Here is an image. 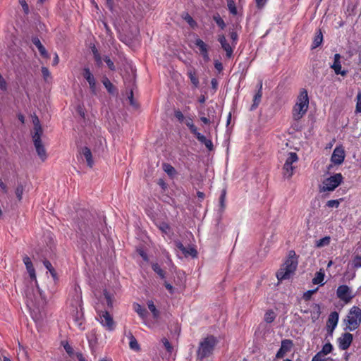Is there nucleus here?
<instances>
[{"instance_id": "f257e3e1", "label": "nucleus", "mask_w": 361, "mask_h": 361, "mask_svg": "<svg viewBox=\"0 0 361 361\" xmlns=\"http://www.w3.org/2000/svg\"><path fill=\"white\" fill-rule=\"evenodd\" d=\"M309 107V97L305 89L300 90L296 102L293 107L292 116L295 121L300 120L307 113Z\"/></svg>"}, {"instance_id": "f03ea898", "label": "nucleus", "mask_w": 361, "mask_h": 361, "mask_svg": "<svg viewBox=\"0 0 361 361\" xmlns=\"http://www.w3.org/2000/svg\"><path fill=\"white\" fill-rule=\"evenodd\" d=\"M293 255L290 256L276 274L279 281L289 279L290 275L294 273L298 266V261L295 257V252H292Z\"/></svg>"}, {"instance_id": "7ed1b4c3", "label": "nucleus", "mask_w": 361, "mask_h": 361, "mask_svg": "<svg viewBox=\"0 0 361 361\" xmlns=\"http://www.w3.org/2000/svg\"><path fill=\"white\" fill-rule=\"evenodd\" d=\"M216 344V339L213 336H207L200 343L197 350V356L200 359H203L209 356Z\"/></svg>"}, {"instance_id": "20e7f679", "label": "nucleus", "mask_w": 361, "mask_h": 361, "mask_svg": "<svg viewBox=\"0 0 361 361\" xmlns=\"http://www.w3.org/2000/svg\"><path fill=\"white\" fill-rule=\"evenodd\" d=\"M347 317V329L350 331L357 329L361 323V309L357 306H353Z\"/></svg>"}, {"instance_id": "39448f33", "label": "nucleus", "mask_w": 361, "mask_h": 361, "mask_svg": "<svg viewBox=\"0 0 361 361\" xmlns=\"http://www.w3.org/2000/svg\"><path fill=\"white\" fill-rule=\"evenodd\" d=\"M343 177L340 173L324 179L320 187V192L334 191L343 182Z\"/></svg>"}, {"instance_id": "423d86ee", "label": "nucleus", "mask_w": 361, "mask_h": 361, "mask_svg": "<svg viewBox=\"0 0 361 361\" xmlns=\"http://www.w3.org/2000/svg\"><path fill=\"white\" fill-rule=\"evenodd\" d=\"M298 157L295 152H289L287 155L286 161L283 166V176L287 178H290L294 173L295 166L293 164L297 163Z\"/></svg>"}, {"instance_id": "0eeeda50", "label": "nucleus", "mask_w": 361, "mask_h": 361, "mask_svg": "<svg viewBox=\"0 0 361 361\" xmlns=\"http://www.w3.org/2000/svg\"><path fill=\"white\" fill-rule=\"evenodd\" d=\"M25 296L27 300V302L32 305H40L46 302V299L42 295V293L39 288L37 286L36 290L27 289L25 290Z\"/></svg>"}, {"instance_id": "6e6552de", "label": "nucleus", "mask_w": 361, "mask_h": 361, "mask_svg": "<svg viewBox=\"0 0 361 361\" xmlns=\"http://www.w3.org/2000/svg\"><path fill=\"white\" fill-rule=\"evenodd\" d=\"M96 310L98 313V320L99 323L108 331H113L115 329V322L112 316L107 310H99L97 307Z\"/></svg>"}, {"instance_id": "1a4fd4ad", "label": "nucleus", "mask_w": 361, "mask_h": 361, "mask_svg": "<svg viewBox=\"0 0 361 361\" xmlns=\"http://www.w3.org/2000/svg\"><path fill=\"white\" fill-rule=\"evenodd\" d=\"M32 137L38 157L42 161H44L47 158V154L41 139L42 136H32Z\"/></svg>"}, {"instance_id": "9d476101", "label": "nucleus", "mask_w": 361, "mask_h": 361, "mask_svg": "<svg viewBox=\"0 0 361 361\" xmlns=\"http://www.w3.org/2000/svg\"><path fill=\"white\" fill-rule=\"evenodd\" d=\"M337 297L344 301L349 302L354 297L352 290L346 285L339 286L336 290Z\"/></svg>"}, {"instance_id": "9b49d317", "label": "nucleus", "mask_w": 361, "mask_h": 361, "mask_svg": "<svg viewBox=\"0 0 361 361\" xmlns=\"http://www.w3.org/2000/svg\"><path fill=\"white\" fill-rule=\"evenodd\" d=\"M345 159V151L341 146L336 147L331 155V161L336 165L341 164Z\"/></svg>"}, {"instance_id": "f8f14e48", "label": "nucleus", "mask_w": 361, "mask_h": 361, "mask_svg": "<svg viewBox=\"0 0 361 361\" xmlns=\"http://www.w3.org/2000/svg\"><path fill=\"white\" fill-rule=\"evenodd\" d=\"M353 335L350 333H345V334H343L341 337H339L338 338V346L339 348L341 349V350H347L352 341H353Z\"/></svg>"}, {"instance_id": "ddd939ff", "label": "nucleus", "mask_w": 361, "mask_h": 361, "mask_svg": "<svg viewBox=\"0 0 361 361\" xmlns=\"http://www.w3.org/2000/svg\"><path fill=\"white\" fill-rule=\"evenodd\" d=\"M338 322V314L337 312H332L328 318L326 322V329L329 334H332L336 327Z\"/></svg>"}, {"instance_id": "4468645a", "label": "nucleus", "mask_w": 361, "mask_h": 361, "mask_svg": "<svg viewBox=\"0 0 361 361\" xmlns=\"http://www.w3.org/2000/svg\"><path fill=\"white\" fill-rule=\"evenodd\" d=\"M82 75L87 81L91 91L94 94L96 92V80L90 68L87 67L84 68Z\"/></svg>"}, {"instance_id": "2eb2a0df", "label": "nucleus", "mask_w": 361, "mask_h": 361, "mask_svg": "<svg viewBox=\"0 0 361 361\" xmlns=\"http://www.w3.org/2000/svg\"><path fill=\"white\" fill-rule=\"evenodd\" d=\"M333 346L331 343H326L322 350L319 352L312 360V361H328V360L323 358L324 355H326L331 352Z\"/></svg>"}, {"instance_id": "dca6fc26", "label": "nucleus", "mask_w": 361, "mask_h": 361, "mask_svg": "<svg viewBox=\"0 0 361 361\" xmlns=\"http://www.w3.org/2000/svg\"><path fill=\"white\" fill-rule=\"evenodd\" d=\"M341 55L339 54H336L334 55V61L333 64L331 66V68L334 69L336 74H341V75H345L346 71H341Z\"/></svg>"}, {"instance_id": "f3484780", "label": "nucleus", "mask_w": 361, "mask_h": 361, "mask_svg": "<svg viewBox=\"0 0 361 361\" xmlns=\"http://www.w3.org/2000/svg\"><path fill=\"white\" fill-rule=\"evenodd\" d=\"M195 44L199 48L200 54L204 61H208L209 60V57L207 44L200 39H197Z\"/></svg>"}, {"instance_id": "a211bd4d", "label": "nucleus", "mask_w": 361, "mask_h": 361, "mask_svg": "<svg viewBox=\"0 0 361 361\" xmlns=\"http://www.w3.org/2000/svg\"><path fill=\"white\" fill-rule=\"evenodd\" d=\"M23 262L26 267L27 271L30 276V278L37 283L36 281V275H35V271L33 267L32 263L31 262V259L29 257L25 256L23 259Z\"/></svg>"}, {"instance_id": "6ab92c4d", "label": "nucleus", "mask_w": 361, "mask_h": 361, "mask_svg": "<svg viewBox=\"0 0 361 361\" xmlns=\"http://www.w3.org/2000/svg\"><path fill=\"white\" fill-rule=\"evenodd\" d=\"M32 123H33L34 128H33V132H32V136H42L43 129L40 124L39 118L36 115H34L32 116Z\"/></svg>"}, {"instance_id": "aec40b11", "label": "nucleus", "mask_w": 361, "mask_h": 361, "mask_svg": "<svg viewBox=\"0 0 361 361\" xmlns=\"http://www.w3.org/2000/svg\"><path fill=\"white\" fill-rule=\"evenodd\" d=\"M259 90L255 94L253 98V104L251 106V110L255 109L259 104L261 102V99L262 97V82L260 81L259 83Z\"/></svg>"}, {"instance_id": "412c9836", "label": "nucleus", "mask_w": 361, "mask_h": 361, "mask_svg": "<svg viewBox=\"0 0 361 361\" xmlns=\"http://www.w3.org/2000/svg\"><path fill=\"white\" fill-rule=\"evenodd\" d=\"M81 153L85 157V158L87 161V165L90 167H92V166L94 164V161L92 159V156L90 149L88 147H85L82 149Z\"/></svg>"}, {"instance_id": "4be33fe9", "label": "nucleus", "mask_w": 361, "mask_h": 361, "mask_svg": "<svg viewBox=\"0 0 361 361\" xmlns=\"http://www.w3.org/2000/svg\"><path fill=\"white\" fill-rule=\"evenodd\" d=\"M148 309L152 312L153 315V318L154 319H158L160 315V312L157 309L154 302L152 300H148L147 302Z\"/></svg>"}, {"instance_id": "5701e85b", "label": "nucleus", "mask_w": 361, "mask_h": 361, "mask_svg": "<svg viewBox=\"0 0 361 361\" xmlns=\"http://www.w3.org/2000/svg\"><path fill=\"white\" fill-rule=\"evenodd\" d=\"M196 137L202 144H204L209 150L212 149V142L210 140L207 139L204 135H202L201 133H199L197 134Z\"/></svg>"}, {"instance_id": "b1692460", "label": "nucleus", "mask_w": 361, "mask_h": 361, "mask_svg": "<svg viewBox=\"0 0 361 361\" xmlns=\"http://www.w3.org/2000/svg\"><path fill=\"white\" fill-rule=\"evenodd\" d=\"M102 302L106 305L107 308L113 307V297L106 290H104V300H102Z\"/></svg>"}, {"instance_id": "393cba45", "label": "nucleus", "mask_w": 361, "mask_h": 361, "mask_svg": "<svg viewBox=\"0 0 361 361\" xmlns=\"http://www.w3.org/2000/svg\"><path fill=\"white\" fill-rule=\"evenodd\" d=\"M321 314L320 306L318 304L312 305V310L311 311V318L313 322L317 320Z\"/></svg>"}, {"instance_id": "a878e982", "label": "nucleus", "mask_w": 361, "mask_h": 361, "mask_svg": "<svg viewBox=\"0 0 361 361\" xmlns=\"http://www.w3.org/2000/svg\"><path fill=\"white\" fill-rule=\"evenodd\" d=\"M134 310L143 320H145L147 316V312L145 308H143L140 305L136 303L134 304Z\"/></svg>"}, {"instance_id": "bb28decb", "label": "nucleus", "mask_w": 361, "mask_h": 361, "mask_svg": "<svg viewBox=\"0 0 361 361\" xmlns=\"http://www.w3.org/2000/svg\"><path fill=\"white\" fill-rule=\"evenodd\" d=\"M25 190V185L22 183H18L15 190V195L19 202L23 199V194Z\"/></svg>"}, {"instance_id": "cd10ccee", "label": "nucleus", "mask_w": 361, "mask_h": 361, "mask_svg": "<svg viewBox=\"0 0 361 361\" xmlns=\"http://www.w3.org/2000/svg\"><path fill=\"white\" fill-rule=\"evenodd\" d=\"M188 75L194 87L196 88L198 87L199 80L198 78L196 76L195 72L192 69H189L188 71Z\"/></svg>"}, {"instance_id": "c85d7f7f", "label": "nucleus", "mask_w": 361, "mask_h": 361, "mask_svg": "<svg viewBox=\"0 0 361 361\" xmlns=\"http://www.w3.org/2000/svg\"><path fill=\"white\" fill-rule=\"evenodd\" d=\"M331 238L329 236H325L315 242V246L317 247H323L330 244Z\"/></svg>"}, {"instance_id": "c756f323", "label": "nucleus", "mask_w": 361, "mask_h": 361, "mask_svg": "<svg viewBox=\"0 0 361 361\" xmlns=\"http://www.w3.org/2000/svg\"><path fill=\"white\" fill-rule=\"evenodd\" d=\"M324 279V273L322 270L317 272L315 276L312 279V283L314 284H322L323 281Z\"/></svg>"}, {"instance_id": "7c9ffc66", "label": "nucleus", "mask_w": 361, "mask_h": 361, "mask_svg": "<svg viewBox=\"0 0 361 361\" xmlns=\"http://www.w3.org/2000/svg\"><path fill=\"white\" fill-rule=\"evenodd\" d=\"M293 346V341L289 339H285L281 341V348L285 352L290 351L291 347Z\"/></svg>"}, {"instance_id": "2f4dec72", "label": "nucleus", "mask_w": 361, "mask_h": 361, "mask_svg": "<svg viewBox=\"0 0 361 361\" xmlns=\"http://www.w3.org/2000/svg\"><path fill=\"white\" fill-rule=\"evenodd\" d=\"M276 317V313L273 310H268L264 314V321L267 323H271Z\"/></svg>"}, {"instance_id": "473e14b6", "label": "nucleus", "mask_w": 361, "mask_h": 361, "mask_svg": "<svg viewBox=\"0 0 361 361\" xmlns=\"http://www.w3.org/2000/svg\"><path fill=\"white\" fill-rule=\"evenodd\" d=\"M129 338H130L129 346H130V349L136 350V351L139 350L140 345H139L136 338L132 334L130 335Z\"/></svg>"}, {"instance_id": "72a5a7b5", "label": "nucleus", "mask_w": 361, "mask_h": 361, "mask_svg": "<svg viewBox=\"0 0 361 361\" xmlns=\"http://www.w3.org/2000/svg\"><path fill=\"white\" fill-rule=\"evenodd\" d=\"M323 40V35L321 31H319V32L315 36L314 41H313V45L312 48H317L318 47L322 42Z\"/></svg>"}, {"instance_id": "f704fd0d", "label": "nucleus", "mask_w": 361, "mask_h": 361, "mask_svg": "<svg viewBox=\"0 0 361 361\" xmlns=\"http://www.w3.org/2000/svg\"><path fill=\"white\" fill-rule=\"evenodd\" d=\"M227 5L231 13H232L233 15H236L237 9L235 5V0H228Z\"/></svg>"}, {"instance_id": "c9c22d12", "label": "nucleus", "mask_w": 361, "mask_h": 361, "mask_svg": "<svg viewBox=\"0 0 361 361\" xmlns=\"http://www.w3.org/2000/svg\"><path fill=\"white\" fill-rule=\"evenodd\" d=\"M188 248H186L185 247H184V250H181V252L183 253V255L185 256V257H188V256H192V257H195L197 256V251L195 249L192 248V247H190V252H188Z\"/></svg>"}, {"instance_id": "e433bc0d", "label": "nucleus", "mask_w": 361, "mask_h": 361, "mask_svg": "<svg viewBox=\"0 0 361 361\" xmlns=\"http://www.w3.org/2000/svg\"><path fill=\"white\" fill-rule=\"evenodd\" d=\"M163 168L164 171L169 176H173L176 173L175 169L169 164H164Z\"/></svg>"}, {"instance_id": "4c0bfd02", "label": "nucleus", "mask_w": 361, "mask_h": 361, "mask_svg": "<svg viewBox=\"0 0 361 361\" xmlns=\"http://www.w3.org/2000/svg\"><path fill=\"white\" fill-rule=\"evenodd\" d=\"M102 82H103V85L106 88L108 92H110V93H113L114 92V87L113 84L111 82V81L109 79L105 78V79L103 80Z\"/></svg>"}, {"instance_id": "58836bf2", "label": "nucleus", "mask_w": 361, "mask_h": 361, "mask_svg": "<svg viewBox=\"0 0 361 361\" xmlns=\"http://www.w3.org/2000/svg\"><path fill=\"white\" fill-rule=\"evenodd\" d=\"M221 47L225 50L227 57L230 58L233 54V48L231 46L226 42L221 45Z\"/></svg>"}, {"instance_id": "ea45409f", "label": "nucleus", "mask_w": 361, "mask_h": 361, "mask_svg": "<svg viewBox=\"0 0 361 361\" xmlns=\"http://www.w3.org/2000/svg\"><path fill=\"white\" fill-rule=\"evenodd\" d=\"M213 19L221 29H224L226 27V24L224 20L221 18V16L219 14L214 16Z\"/></svg>"}, {"instance_id": "a19ab883", "label": "nucleus", "mask_w": 361, "mask_h": 361, "mask_svg": "<svg viewBox=\"0 0 361 361\" xmlns=\"http://www.w3.org/2000/svg\"><path fill=\"white\" fill-rule=\"evenodd\" d=\"M152 269L156 272L160 277H164V271L161 269L160 266L157 263L152 264Z\"/></svg>"}, {"instance_id": "79ce46f5", "label": "nucleus", "mask_w": 361, "mask_h": 361, "mask_svg": "<svg viewBox=\"0 0 361 361\" xmlns=\"http://www.w3.org/2000/svg\"><path fill=\"white\" fill-rule=\"evenodd\" d=\"M353 267L358 269L361 267V256L356 255L352 262Z\"/></svg>"}, {"instance_id": "37998d69", "label": "nucleus", "mask_w": 361, "mask_h": 361, "mask_svg": "<svg viewBox=\"0 0 361 361\" xmlns=\"http://www.w3.org/2000/svg\"><path fill=\"white\" fill-rule=\"evenodd\" d=\"M339 201L338 200H329L327 202H326V205L327 207H330V208H337L338 206H339Z\"/></svg>"}, {"instance_id": "c03bdc74", "label": "nucleus", "mask_w": 361, "mask_h": 361, "mask_svg": "<svg viewBox=\"0 0 361 361\" xmlns=\"http://www.w3.org/2000/svg\"><path fill=\"white\" fill-rule=\"evenodd\" d=\"M184 19L186 20V22L191 26L194 27L196 23L195 20L192 19V18L188 13L185 14Z\"/></svg>"}, {"instance_id": "a18cd8bd", "label": "nucleus", "mask_w": 361, "mask_h": 361, "mask_svg": "<svg viewBox=\"0 0 361 361\" xmlns=\"http://www.w3.org/2000/svg\"><path fill=\"white\" fill-rule=\"evenodd\" d=\"M42 73L45 80H47L51 76L49 71L46 67L42 68Z\"/></svg>"}, {"instance_id": "49530a36", "label": "nucleus", "mask_w": 361, "mask_h": 361, "mask_svg": "<svg viewBox=\"0 0 361 361\" xmlns=\"http://www.w3.org/2000/svg\"><path fill=\"white\" fill-rule=\"evenodd\" d=\"M104 61L106 62L107 66L109 69L114 71L115 69V66L114 62L110 59L109 56L104 57Z\"/></svg>"}, {"instance_id": "de8ad7c7", "label": "nucleus", "mask_w": 361, "mask_h": 361, "mask_svg": "<svg viewBox=\"0 0 361 361\" xmlns=\"http://www.w3.org/2000/svg\"><path fill=\"white\" fill-rule=\"evenodd\" d=\"M357 104H356V111L361 113V92H359L357 95Z\"/></svg>"}, {"instance_id": "09e8293b", "label": "nucleus", "mask_w": 361, "mask_h": 361, "mask_svg": "<svg viewBox=\"0 0 361 361\" xmlns=\"http://www.w3.org/2000/svg\"><path fill=\"white\" fill-rule=\"evenodd\" d=\"M162 343H163V345H164V347L166 348V349L167 350V351L171 353L173 350V347L171 346L169 341L166 338H163Z\"/></svg>"}, {"instance_id": "8fccbe9b", "label": "nucleus", "mask_w": 361, "mask_h": 361, "mask_svg": "<svg viewBox=\"0 0 361 361\" xmlns=\"http://www.w3.org/2000/svg\"><path fill=\"white\" fill-rule=\"evenodd\" d=\"M159 227V229L164 233H168L170 230L169 226L166 223H161Z\"/></svg>"}, {"instance_id": "3c124183", "label": "nucleus", "mask_w": 361, "mask_h": 361, "mask_svg": "<svg viewBox=\"0 0 361 361\" xmlns=\"http://www.w3.org/2000/svg\"><path fill=\"white\" fill-rule=\"evenodd\" d=\"M19 3L21 5L24 12L25 13H29V6H28L27 4L26 3L25 0H19Z\"/></svg>"}, {"instance_id": "603ef678", "label": "nucleus", "mask_w": 361, "mask_h": 361, "mask_svg": "<svg viewBox=\"0 0 361 361\" xmlns=\"http://www.w3.org/2000/svg\"><path fill=\"white\" fill-rule=\"evenodd\" d=\"M38 50L40 53V54L44 57V58H49V54L45 49V47L42 45V46H39V47L38 48Z\"/></svg>"}, {"instance_id": "864d4df0", "label": "nucleus", "mask_w": 361, "mask_h": 361, "mask_svg": "<svg viewBox=\"0 0 361 361\" xmlns=\"http://www.w3.org/2000/svg\"><path fill=\"white\" fill-rule=\"evenodd\" d=\"M78 316L77 317L75 318V322H76V324L79 326V327H81L82 324V313H78Z\"/></svg>"}, {"instance_id": "5fc2aeb1", "label": "nucleus", "mask_w": 361, "mask_h": 361, "mask_svg": "<svg viewBox=\"0 0 361 361\" xmlns=\"http://www.w3.org/2000/svg\"><path fill=\"white\" fill-rule=\"evenodd\" d=\"M318 288H316L314 290H308L307 291L306 293H305L304 294V298L307 300H310V298H311L312 295L313 293H314L317 290Z\"/></svg>"}, {"instance_id": "6e6d98bb", "label": "nucleus", "mask_w": 361, "mask_h": 361, "mask_svg": "<svg viewBox=\"0 0 361 361\" xmlns=\"http://www.w3.org/2000/svg\"><path fill=\"white\" fill-rule=\"evenodd\" d=\"M128 99L129 103H130V104L131 106H133L134 107L137 106V104H136L135 102L133 99V93L132 90L130 91V94L128 97Z\"/></svg>"}, {"instance_id": "4d7b16f0", "label": "nucleus", "mask_w": 361, "mask_h": 361, "mask_svg": "<svg viewBox=\"0 0 361 361\" xmlns=\"http://www.w3.org/2000/svg\"><path fill=\"white\" fill-rule=\"evenodd\" d=\"M267 1V0H255L256 6L258 8L261 9L265 6Z\"/></svg>"}, {"instance_id": "13d9d810", "label": "nucleus", "mask_w": 361, "mask_h": 361, "mask_svg": "<svg viewBox=\"0 0 361 361\" xmlns=\"http://www.w3.org/2000/svg\"><path fill=\"white\" fill-rule=\"evenodd\" d=\"M7 87L6 82L4 78L0 75V89L6 90Z\"/></svg>"}, {"instance_id": "bf43d9fd", "label": "nucleus", "mask_w": 361, "mask_h": 361, "mask_svg": "<svg viewBox=\"0 0 361 361\" xmlns=\"http://www.w3.org/2000/svg\"><path fill=\"white\" fill-rule=\"evenodd\" d=\"M63 347L68 354H69V355L73 354V350L72 347L68 343H66L63 345Z\"/></svg>"}, {"instance_id": "052dcab7", "label": "nucleus", "mask_w": 361, "mask_h": 361, "mask_svg": "<svg viewBox=\"0 0 361 361\" xmlns=\"http://www.w3.org/2000/svg\"><path fill=\"white\" fill-rule=\"evenodd\" d=\"M32 42L37 47V49L39 47V46L42 45L38 37H33Z\"/></svg>"}, {"instance_id": "680f3d73", "label": "nucleus", "mask_w": 361, "mask_h": 361, "mask_svg": "<svg viewBox=\"0 0 361 361\" xmlns=\"http://www.w3.org/2000/svg\"><path fill=\"white\" fill-rule=\"evenodd\" d=\"M211 85H212V89L214 90V92H216V90H217V87H218V85H219L217 80L215 78H213L211 81Z\"/></svg>"}, {"instance_id": "e2e57ef3", "label": "nucleus", "mask_w": 361, "mask_h": 361, "mask_svg": "<svg viewBox=\"0 0 361 361\" xmlns=\"http://www.w3.org/2000/svg\"><path fill=\"white\" fill-rule=\"evenodd\" d=\"M175 116L180 121H183V119H184V116L183 114H182L181 111H176L175 112Z\"/></svg>"}, {"instance_id": "0e129e2a", "label": "nucleus", "mask_w": 361, "mask_h": 361, "mask_svg": "<svg viewBox=\"0 0 361 361\" xmlns=\"http://www.w3.org/2000/svg\"><path fill=\"white\" fill-rule=\"evenodd\" d=\"M230 37H231V38L232 39V40L233 41V42H234L235 44H236V41H237V39H238V35H237L236 32H235V31H232V32H230ZM235 44H234V46H235Z\"/></svg>"}, {"instance_id": "69168bd1", "label": "nucleus", "mask_w": 361, "mask_h": 361, "mask_svg": "<svg viewBox=\"0 0 361 361\" xmlns=\"http://www.w3.org/2000/svg\"><path fill=\"white\" fill-rule=\"evenodd\" d=\"M200 120L205 124H208L211 122V116L209 113H208V117L202 116L200 118Z\"/></svg>"}, {"instance_id": "338daca9", "label": "nucleus", "mask_w": 361, "mask_h": 361, "mask_svg": "<svg viewBox=\"0 0 361 361\" xmlns=\"http://www.w3.org/2000/svg\"><path fill=\"white\" fill-rule=\"evenodd\" d=\"M137 252L145 261H148L147 255L144 250L140 249Z\"/></svg>"}, {"instance_id": "774afa93", "label": "nucleus", "mask_w": 361, "mask_h": 361, "mask_svg": "<svg viewBox=\"0 0 361 361\" xmlns=\"http://www.w3.org/2000/svg\"><path fill=\"white\" fill-rule=\"evenodd\" d=\"M44 267L49 270V271H51L54 268L51 264V262L48 260H44Z\"/></svg>"}]
</instances>
